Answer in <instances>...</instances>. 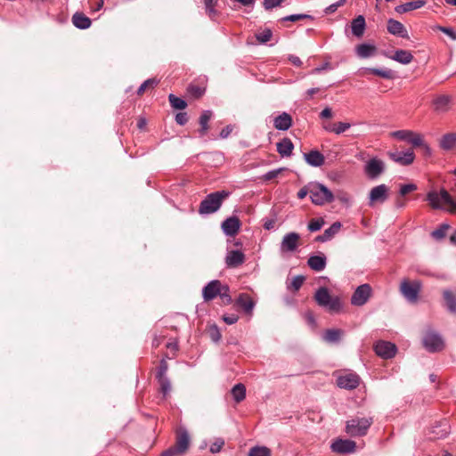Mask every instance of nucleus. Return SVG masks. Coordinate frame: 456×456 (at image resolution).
I'll use <instances>...</instances> for the list:
<instances>
[{
  "mask_svg": "<svg viewBox=\"0 0 456 456\" xmlns=\"http://www.w3.org/2000/svg\"><path fill=\"white\" fill-rule=\"evenodd\" d=\"M385 171L386 163L378 157L370 159L363 166V173L370 180H377Z\"/></svg>",
  "mask_w": 456,
  "mask_h": 456,
  "instance_id": "nucleus-7",
  "label": "nucleus"
},
{
  "mask_svg": "<svg viewBox=\"0 0 456 456\" xmlns=\"http://www.w3.org/2000/svg\"><path fill=\"white\" fill-rule=\"evenodd\" d=\"M167 370H168V364L165 359H162L159 362V365L157 372H156V378L167 377Z\"/></svg>",
  "mask_w": 456,
  "mask_h": 456,
  "instance_id": "nucleus-52",
  "label": "nucleus"
},
{
  "mask_svg": "<svg viewBox=\"0 0 456 456\" xmlns=\"http://www.w3.org/2000/svg\"><path fill=\"white\" fill-rule=\"evenodd\" d=\"M452 98L448 94H439L434 98L432 105L434 110L438 113H445L450 110Z\"/></svg>",
  "mask_w": 456,
  "mask_h": 456,
  "instance_id": "nucleus-18",
  "label": "nucleus"
},
{
  "mask_svg": "<svg viewBox=\"0 0 456 456\" xmlns=\"http://www.w3.org/2000/svg\"><path fill=\"white\" fill-rule=\"evenodd\" d=\"M435 29L444 33L445 35L450 37L452 40H456V32L452 28L437 25L435 27Z\"/></svg>",
  "mask_w": 456,
  "mask_h": 456,
  "instance_id": "nucleus-54",
  "label": "nucleus"
},
{
  "mask_svg": "<svg viewBox=\"0 0 456 456\" xmlns=\"http://www.w3.org/2000/svg\"><path fill=\"white\" fill-rule=\"evenodd\" d=\"M342 330L338 329H330L323 333L322 339L327 343L335 344L340 340Z\"/></svg>",
  "mask_w": 456,
  "mask_h": 456,
  "instance_id": "nucleus-36",
  "label": "nucleus"
},
{
  "mask_svg": "<svg viewBox=\"0 0 456 456\" xmlns=\"http://www.w3.org/2000/svg\"><path fill=\"white\" fill-rule=\"evenodd\" d=\"M332 452L345 454L354 452L356 449L355 442L349 439H336L330 445Z\"/></svg>",
  "mask_w": 456,
  "mask_h": 456,
  "instance_id": "nucleus-14",
  "label": "nucleus"
},
{
  "mask_svg": "<svg viewBox=\"0 0 456 456\" xmlns=\"http://www.w3.org/2000/svg\"><path fill=\"white\" fill-rule=\"evenodd\" d=\"M212 118V111L211 110H204L200 118L199 123L200 126V128L199 129L200 135L202 137L207 134V132L209 128L208 122Z\"/></svg>",
  "mask_w": 456,
  "mask_h": 456,
  "instance_id": "nucleus-34",
  "label": "nucleus"
},
{
  "mask_svg": "<svg viewBox=\"0 0 456 456\" xmlns=\"http://www.w3.org/2000/svg\"><path fill=\"white\" fill-rule=\"evenodd\" d=\"M159 80L156 79V78H149L147 80H145L138 88L137 90V94L138 95H141L142 94L145 90L149 87H154L156 86L158 84H159Z\"/></svg>",
  "mask_w": 456,
  "mask_h": 456,
  "instance_id": "nucleus-47",
  "label": "nucleus"
},
{
  "mask_svg": "<svg viewBox=\"0 0 456 456\" xmlns=\"http://www.w3.org/2000/svg\"><path fill=\"white\" fill-rule=\"evenodd\" d=\"M168 100H169L170 105L174 109L183 110L187 106V103L183 99L177 97L175 94H169Z\"/></svg>",
  "mask_w": 456,
  "mask_h": 456,
  "instance_id": "nucleus-41",
  "label": "nucleus"
},
{
  "mask_svg": "<svg viewBox=\"0 0 456 456\" xmlns=\"http://www.w3.org/2000/svg\"><path fill=\"white\" fill-rule=\"evenodd\" d=\"M232 398L236 403H240L246 397V387L243 384H236L231 390Z\"/></svg>",
  "mask_w": 456,
  "mask_h": 456,
  "instance_id": "nucleus-39",
  "label": "nucleus"
},
{
  "mask_svg": "<svg viewBox=\"0 0 456 456\" xmlns=\"http://www.w3.org/2000/svg\"><path fill=\"white\" fill-rule=\"evenodd\" d=\"M388 191L389 188L384 183L373 187L369 193V206L384 203L388 198Z\"/></svg>",
  "mask_w": 456,
  "mask_h": 456,
  "instance_id": "nucleus-11",
  "label": "nucleus"
},
{
  "mask_svg": "<svg viewBox=\"0 0 456 456\" xmlns=\"http://www.w3.org/2000/svg\"><path fill=\"white\" fill-rule=\"evenodd\" d=\"M305 277L303 275H297L293 278L290 284L288 285L289 289L297 291L303 285Z\"/></svg>",
  "mask_w": 456,
  "mask_h": 456,
  "instance_id": "nucleus-49",
  "label": "nucleus"
},
{
  "mask_svg": "<svg viewBox=\"0 0 456 456\" xmlns=\"http://www.w3.org/2000/svg\"><path fill=\"white\" fill-rule=\"evenodd\" d=\"M439 147L445 151H452L456 148V133H446L441 136L438 142Z\"/></svg>",
  "mask_w": 456,
  "mask_h": 456,
  "instance_id": "nucleus-25",
  "label": "nucleus"
},
{
  "mask_svg": "<svg viewBox=\"0 0 456 456\" xmlns=\"http://www.w3.org/2000/svg\"><path fill=\"white\" fill-rule=\"evenodd\" d=\"M324 221L322 218L312 219L308 224V230L312 232H317L322 229Z\"/></svg>",
  "mask_w": 456,
  "mask_h": 456,
  "instance_id": "nucleus-51",
  "label": "nucleus"
},
{
  "mask_svg": "<svg viewBox=\"0 0 456 456\" xmlns=\"http://www.w3.org/2000/svg\"><path fill=\"white\" fill-rule=\"evenodd\" d=\"M393 61H395L401 64L407 65L411 63L413 60V55L410 51L398 49L395 51L394 54L388 56Z\"/></svg>",
  "mask_w": 456,
  "mask_h": 456,
  "instance_id": "nucleus-30",
  "label": "nucleus"
},
{
  "mask_svg": "<svg viewBox=\"0 0 456 456\" xmlns=\"http://www.w3.org/2000/svg\"><path fill=\"white\" fill-rule=\"evenodd\" d=\"M449 228L450 225L448 224H442L437 229L432 232L431 235L436 240H441L445 237Z\"/></svg>",
  "mask_w": 456,
  "mask_h": 456,
  "instance_id": "nucleus-46",
  "label": "nucleus"
},
{
  "mask_svg": "<svg viewBox=\"0 0 456 456\" xmlns=\"http://www.w3.org/2000/svg\"><path fill=\"white\" fill-rule=\"evenodd\" d=\"M283 170H284V168H277V169L270 170L263 175V179L265 181L273 180V179L276 178Z\"/></svg>",
  "mask_w": 456,
  "mask_h": 456,
  "instance_id": "nucleus-57",
  "label": "nucleus"
},
{
  "mask_svg": "<svg viewBox=\"0 0 456 456\" xmlns=\"http://www.w3.org/2000/svg\"><path fill=\"white\" fill-rule=\"evenodd\" d=\"M355 52L360 58H369L375 54L376 47L373 45L363 43L356 46Z\"/></svg>",
  "mask_w": 456,
  "mask_h": 456,
  "instance_id": "nucleus-33",
  "label": "nucleus"
},
{
  "mask_svg": "<svg viewBox=\"0 0 456 456\" xmlns=\"http://www.w3.org/2000/svg\"><path fill=\"white\" fill-rule=\"evenodd\" d=\"M425 4H426L425 0L411 1V2H407V3L402 4L396 5L395 7V12H397L399 14H403V13H405V12H411L413 10L419 9V8L425 6Z\"/></svg>",
  "mask_w": 456,
  "mask_h": 456,
  "instance_id": "nucleus-26",
  "label": "nucleus"
},
{
  "mask_svg": "<svg viewBox=\"0 0 456 456\" xmlns=\"http://www.w3.org/2000/svg\"><path fill=\"white\" fill-rule=\"evenodd\" d=\"M417 190V186L414 184V183H407V184H403L401 187H400V194L402 196H404L411 191H414Z\"/></svg>",
  "mask_w": 456,
  "mask_h": 456,
  "instance_id": "nucleus-59",
  "label": "nucleus"
},
{
  "mask_svg": "<svg viewBox=\"0 0 456 456\" xmlns=\"http://www.w3.org/2000/svg\"><path fill=\"white\" fill-rule=\"evenodd\" d=\"M248 456H271V452L265 446H255L250 449Z\"/></svg>",
  "mask_w": 456,
  "mask_h": 456,
  "instance_id": "nucleus-44",
  "label": "nucleus"
},
{
  "mask_svg": "<svg viewBox=\"0 0 456 456\" xmlns=\"http://www.w3.org/2000/svg\"><path fill=\"white\" fill-rule=\"evenodd\" d=\"M423 346L428 352L436 353L443 350L444 343L440 334L430 330L423 337Z\"/></svg>",
  "mask_w": 456,
  "mask_h": 456,
  "instance_id": "nucleus-9",
  "label": "nucleus"
},
{
  "mask_svg": "<svg viewBox=\"0 0 456 456\" xmlns=\"http://www.w3.org/2000/svg\"><path fill=\"white\" fill-rule=\"evenodd\" d=\"M432 433L435 435L433 437L434 439H440L445 437L448 434L447 424L444 423L433 427Z\"/></svg>",
  "mask_w": 456,
  "mask_h": 456,
  "instance_id": "nucleus-40",
  "label": "nucleus"
},
{
  "mask_svg": "<svg viewBox=\"0 0 456 456\" xmlns=\"http://www.w3.org/2000/svg\"><path fill=\"white\" fill-rule=\"evenodd\" d=\"M300 236L298 233L292 232L287 233L281 243V251L282 252H293L297 248L298 240Z\"/></svg>",
  "mask_w": 456,
  "mask_h": 456,
  "instance_id": "nucleus-20",
  "label": "nucleus"
},
{
  "mask_svg": "<svg viewBox=\"0 0 456 456\" xmlns=\"http://www.w3.org/2000/svg\"><path fill=\"white\" fill-rule=\"evenodd\" d=\"M366 28L365 18L362 15H358L351 22V30L354 37H362L364 34Z\"/></svg>",
  "mask_w": 456,
  "mask_h": 456,
  "instance_id": "nucleus-29",
  "label": "nucleus"
},
{
  "mask_svg": "<svg viewBox=\"0 0 456 456\" xmlns=\"http://www.w3.org/2000/svg\"><path fill=\"white\" fill-rule=\"evenodd\" d=\"M284 0H264L263 4L265 10H272L279 6Z\"/></svg>",
  "mask_w": 456,
  "mask_h": 456,
  "instance_id": "nucleus-60",
  "label": "nucleus"
},
{
  "mask_svg": "<svg viewBox=\"0 0 456 456\" xmlns=\"http://www.w3.org/2000/svg\"><path fill=\"white\" fill-rule=\"evenodd\" d=\"M445 305L449 312L456 314V297L451 290H444L443 293Z\"/></svg>",
  "mask_w": 456,
  "mask_h": 456,
  "instance_id": "nucleus-38",
  "label": "nucleus"
},
{
  "mask_svg": "<svg viewBox=\"0 0 456 456\" xmlns=\"http://www.w3.org/2000/svg\"><path fill=\"white\" fill-rule=\"evenodd\" d=\"M223 320L225 323L232 325L238 322L239 317L236 314L224 315Z\"/></svg>",
  "mask_w": 456,
  "mask_h": 456,
  "instance_id": "nucleus-63",
  "label": "nucleus"
},
{
  "mask_svg": "<svg viewBox=\"0 0 456 456\" xmlns=\"http://www.w3.org/2000/svg\"><path fill=\"white\" fill-rule=\"evenodd\" d=\"M387 29L391 35L405 39L409 38V34L404 25L395 19H388Z\"/></svg>",
  "mask_w": 456,
  "mask_h": 456,
  "instance_id": "nucleus-22",
  "label": "nucleus"
},
{
  "mask_svg": "<svg viewBox=\"0 0 456 456\" xmlns=\"http://www.w3.org/2000/svg\"><path fill=\"white\" fill-rule=\"evenodd\" d=\"M373 422L372 418H354L346 421V432L351 436H363Z\"/></svg>",
  "mask_w": 456,
  "mask_h": 456,
  "instance_id": "nucleus-6",
  "label": "nucleus"
},
{
  "mask_svg": "<svg viewBox=\"0 0 456 456\" xmlns=\"http://www.w3.org/2000/svg\"><path fill=\"white\" fill-rule=\"evenodd\" d=\"M351 124L346 122H338L335 124V134H341L346 132L348 128H350Z\"/></svg>",
  "mask_w": 456,
  "mask_h": 456,
  "instance_id": "nucleus-58",
  "label": "nucleus"
},
{
  "mask_svg": "<svg viewBox=\"0 0 456 456\" xmlns=\"http://www.w3.org/2000/svg\"><path fill=\"white\" fill-rule=\"evenodd\" d=\"M240 226L241 223L240 219L235 216H232L226 218L221 224V229L223 232L229 237L235 236L238 233Z\"/></svg>",
  "mask_w": 456,
  "mask_h": 456,
  "instance_id": "nucleus-15",
  "label": "nucleus"
},
{
  "mask_svg": "<svg viewBox=\"0 0 456 456\" xmlns=\"http://www.w3.org/2000/svg\"><path fill=\"white\" fill-rule=\"evenodd\" d=\"M371 294V288L369 284H362L356 288L351 297V304L362 306L367 303Z\"/></svg>",
  "mask_w": 456,
  "mask_h": 456,
  "instance_id": "nucleus-10",
  "label": "nucleus"
},
{
  "mask_svg": "<svg viewBox=\"0 0 456 456\" xmlns=\"http://www.w3.org/2000/svg\"><path fill=\"white\" fill-rule=\"evenodd\" d=\"M314 299L318 305L330 312L337 313L341 309V302L339 298L338 297H331L329 289L325 287H321L316 290Z\"/></svg>",
  "mask_w": 456,
  "mask_h": 456,
  "instance_id": "nucleus-4",
  "label": "nucleus"
},
{
  "mask_svg": "<svg viewBox=\"0 0 456 456\" xmlns=\"http://www.w3.org/2000/svg\"><path fill=\"white\" fill-rule=\"evenodd\" d=\"M304 159L309 166L314 167H320L325 162L323 154L317 150H312L309 152L305 153Z\"/></svg>",
  "mask_w": 456,
  "mask_h": 456,
  "instance_id": "nucleus-23",
  "label": "nucleus"
},
{
  "mask_svg": "<svg viewBox=\"0 0 456 456\" xmlns=\"http://www.w3.org/2000/svg\"><path fill=\"white\" fill-rule=\"evenodd\" d=\"M277 151L281 157H289L292 154L294 144L289 138H283L277 142Z\"/></svg>",
  "mask_w": 456,
  "mask_h": 456,
  "instance_id": "nucleus-31",
  "label": "nucleus"
},
{
  "mask_svg": "<svg viewBox=\"0 0 456 456\" xmlns=\"http://www.w3.org/2000/svg\"><path fill=\"white\" fill-rule=\"evenodd\" d=\"M217 0H203L207 14L211 20H215L217 15V11L215 5Z\"/></svg>",
  "mask_w": 456,
  "mask_h": 456,
  "instance_id": "nucleus-42",
  "label": "nucleus"
},
{
  "mask_svg": "<svg viewBox=\"0 0 456 456\" xmlns=\"http://www.w3.org/2000/svg\"><path fill=\"white\" fill-rule=\"evenodd\" d=\"M210 338L214 342H218L221 339V333L216 325H213L210 329Z\"/></svg>",
  "mask_w": 456,
  "mask_h": 456,
  "instance_id": "nucleus-61",
  "label": "nucleus"
},
{
  "mask_svg": "<svg viewBox=\"0 0 456 456\" xmlns=\"http://www.w3.org/2000/svg\"><path fill=\"white\" fill-rule=\"evenodd\" d=\"M292 125V118L289 114L283 112L278 115L273 120V126L281 131L288 130Z\"/></svg>",
  "mask_w": 456,
  "mask_h": 456,
  "instance_id": "nucleus-27",
  "label": "nucleus"
},
{
  "mask_svg": "<svg viewBox=\"0 0 456 456\" xmlns=\"http://www.w3.org/2000/svg\"><path fill=\"white\" fill-rule=\"evenodd\" d=\"M224 445V440L223 438H216V441L210 445L209 451L213 454L218 453Z\"/></svg>",
  "mask_w": 456,
  "mask_h": 456,
  "instance_id": "nucleus-53",
  "label": "nucleus"
},
{
  "mask_svg": "<svg viewBox=\"0 0 456 456\" xmlns=\"http://www.w3.org/2000/svg\"><path fill=\"white\" fill-rule=\"evenodd\" d=\"M310 198L314 205L322 206L334 200L331 191L320 183H310Z\"/></svg>",
  "mask_w": 456,
  "mask_h": 456,
  "instance_id": "nucleus-5",
  "label": "nucleus"
},
{
  "mask_svg": "<svg viewBox=\"0 0 456 456\" xmlns=\"http://www.w3.org/2000/svg\"><path fill=\"white\" fill-rule=\"evenodd\" d=\"M235 304L240 307L246 314L252 315L256 306V301L247 293L239 294Z\"/></svg>",
  "mask_w": 456,
  "mask_h": 456,
  "instance_id": "nucleus-21",
  "label": "nucleus"
},
{
  "mask_svg": "<svg viewBox=\"0 0 456 456\" xmlns=\"http://www.w3.org/2000/svg\"><path fill=\"white\" fill-rule=\"evenodd\" d=\"M360 378L355 373H347L341 375L337 379V384L340 388L353 390L359 386Z\"/></svg>",
  "mask_w": 456,
  "mask_h": 456,
  "instance_id": "nucleus-17",
  "label": "nucleus"
},
{
  "mask_svg": "<svg viewBox=\"0 0 456 456\" xmlns=\"http://www.w3.org/2000/svg\"><path fill=\"white\" fill-rule=\"evenodd\" d=\"M224 285L218 280L209 281L202 289V296L205 301H210L219 296Z\"/></svg>",
  "mask_w": 456,
  "mask_h": 456,
  "instance_id": "nucleus-16",
  "label": "nucleus"
},
{
  "mask_svg": "<svg viewBox=\"0 0 456 456\" xmlns=\"http://www.w3.org/2000/svg\"><path fill=\"white\" fill-rule=\"evenodd\" d=\"M388 157L394 162L401 166H409L413 163L415 159V154L412 150H407L404 151H394L388 152Z\"/></svg>",
  "mask_w": 456,
  "mask_h": 456,
  "instance_id": "nucleus-13",
  "label": "nucleus"
},
{
  "mask_svg": "<svg viewBox=\"0 0 456 456\" xmlns=\"http://www.w3.org/2000/svg\"><path fill=\"white\" fill-rule=\"evenodd\" d=\"M232 129H233V126L231 125H228L225 127H224L220 132V134H219L220 138H222V139L227 138L232 132Z\"/></svg>",
  "mask_w": 456,
  "mask_h": 456,
  "instance_id": "nucleus-64",
  "label": "nucleus"
},
{
  "mask_svg": "<svg viewBox=\"0 0 456 456\" xmlns=\"http://www.w3.org/2000/svg\"><path fill=\"white\" fill-rule=\"evenodd\" d=\"M219 297L224 305H230L232 301L230 295V289L227 285H224L222 291L219 293Z\"/></svg>",
  "mask_w": 456,
  "mask_h": 456,
  "instance_id": "nucleus-50",
  "label": "nucleus"
},
{
  "mask_svg": "<svg viewBox=\"0 0 456 456\" xmlns=\"http://www.w3.org/2000/svg\"><path fill=\"white\" fill-rule=\"evenodd\" d=\"M159 385V392L162 394V399L165 400L170 394L172 386L168 377L156 378Z\"/></svg>",
  "mask_w": 456,
  "mask_h": 456,
  "instance_id": "nucleus-35",
  "label": "nucleus"
},
{
  "mask_svg": "<svg viewBox=\"0 0 456 456\" xmlns=\"http://www.w3.org/2000/svg\"><path fill=\"white\" fill-rule=\"evenodd\" d=\"M175 121L177 124L183 126L188 121V116L185 112H179L175 115Z\"/></svg>",
  "mask_w": 456,
  "mask_h": 456,
  "instance_id": "nucleus-62",
  "label": "nucleus"
},
{
  "mask_svg": "<svg viewBox=\"0 0 456 456\" xmlns=\"http://www.w3.org/2000/svg\"><path fill=\"white\" fill-rule=\"evenodd\" d=\"M73 25L79 29H86L90 28L92 21L90 18L82 12H76L72 16Z\"/></svg>",
  "mask_w": 456,
  "mask_h": 456,
  "instance_id": "nucleus-32",
  "label": "nucleus"
},
{
  "mask_svg": "<svg viewBox=\"0 0 456 456\" xmlns=\"http://www.w3.org/2000/svg\"><path fill=\"white\" fill-rule=\"evenodd\" d=\"M245 254L238 249L229 250L225 256L224 262L228 268H235L245 262Z\"/></svg>",
  "mask_w": 456,
  "mask_h": 456,
  "instance_id": "nucleus-19",
  "label": "nucleus"
},
{
  "mask_svg": "<svg viewBox=\"0 0 456 456\" xmlns=\"http://www.w3.org/2000/svg\"><path fill=\"white\" fill-rule=\"evenodd\" d=\"M305 19H309V20H313L314 17L312 15H309V14H291V15H288V16H285L283 18H281V21L282 22H285V21H292V22H295V21H297V20H305Z\"/></svg>",
  "mask_w": 456,
  "mask_h": 456,
  "instance_id": "nucleus-48",
  "label": "nucleus"
},
{
  "mask_svg": "<svg viewBox=\"0 0 456 456\" xmlns=\"http://www.w3.org/2000/svg\"><path fill=\"white\" fill-rule=\"evenodd\" d=\"M421 289V282L419 280L409 281L403 280L400 285V291L404 298L411 303L417 301L419 293Z\"/></svg>",
  "mask_w": 456,
  "mask_h": 456,
  "instance_id": "nucleus-8",
  "label": "nucleus"
},
{
  "mask_svg": "<svg viewBox=\"0 0 456 456\" xmlns=\"http://www.w3.org/2000/svg\"><path fill=\"white\" fill-rule=\"evenodd\" d=\"M363 70L386 79H393L395 77L394 71L389 69L364 68Z\"/></svg>",
  "mask_w": 456,
  "mask_h": 456,
  "instance_id": "nucleus-37",
  "label": "nucleus"
},
{
  "mask_svg": "<svg viewBox=\"0 0 456 456\" xmlns=\"http://www.w3.org/2000/svg\"><path fill=\"white\" fill-rule=\"evenodd\" d=\"M230 194V191L224 190L208 194L200 204L199 213L200 215H211L217 212L222 207L224 200H226Z\"/></svg>",
  "mask_w": 456,
  "mask_h": 456,
  "instance_id": "nucleus-1",
  "label": "nucleus"
},
{
  "mask_svg": "<svg viewBox=\"0 0 456 456\" xmlns=\"http://www.w3.org/2000/svg\"><path fill=\"white\" fill-rule=\"evenodd\" d=\"M413 131L411 130H397L391 133V135L400 141H405L410 142L411 137L413 134Z\"/></svg>",
  "mask_w": 456,
  "mask_h": 456,
  "instance_id": "nucleus-43",
  "label": "nucleus"
},
{
  "mask_svg": "<svg viewBox=\"0 0 456 456\" xmlns=\"http://www.w3.org/2000/svg\"><path fill=\"white\" fill-rule=\"evenodd\" d=\"M340 228V222H335L329 228H327L322 234L317 236L315 240L319 242H326L330 240L338 232Z\"/></svg>",
  "mask_w": 456,
  "mask_h": 456,
  "instance_id": "nucleus-28",
  "label": "nucleus"
},
{
  "mask_svg": "<svg viewBox=\"0 0 456 456\" xmlns=\"http://www.w3.org/2000/svg\"><path fill=\"white\" fill-rule=\"evenodd\" d=\"M190 435L186 428L180 427L176 432L175 444L165 450L161 456H175L184 453L190 445Z\"/></svg>",
  "mask_w": 456,
  "mask_h": 456,
  "instance_id": "nucleus-3",
  "label": "nucleus"
},
{
  "mask_svg": "<svg viewBox=\"0 0 456 456\" xmlns=\"http://www.w3.org/2000/svg\"><path fill=\"white\" fill-rule=\"evenodd\" d=\"M188 91L191 95L198 98L203 95L205 89L196 85H191L188 87Z\"/></svg>",
  "mask_w": 456,
  "mask_h": 456,
  "instance_id": "nucleus-56",
  "label": "nucleus"
},
{
  "mask_svg": "<svg viewBox=\"0 0 456 456\" xmlns=\"http://www.w3.org/2000/svg\"><path fill=\"white\" fill-rule=\"evenodd\" d=\"M423 136L419 134L413 133L410 142L414 147H421L424 143Z\"/></svg>",
  "mask_w": 456,
  "mask_h": 456,
  "instance_id": "nucleus-55",
  "label": "nucleus"
},
{
  "mask_svg": "<svg viewBox=\"0 0 456 456\" xmlns=\"http://www.w3.org/2000/svg\"><path fill=\"white\" fill-rule=\"evenodd\" d=\"M307 265L312 270L321 272L326 267L327 258L323 253H319L318 255L311 256L307 260Z\"/></svg>",
  "mask_w": 456,
  "mask_h": 456,
  "instance_id": "nucleus-24",
  "label": "nucleus"
},
{
  "mask_svg": "<svg viewBox=\"0 0 456 456\" xmlns=\"http://www.w3.org/2000/svg\"><path fill=\"white\" fill-rule=\"evenodd\" d=\"M427 200L434 209L456 213V201L445 189H442L439 192L436 191L428 192Z\"/></svg>",
  "mask_w": 456,
  "mask_h": 456,
  "instance_id": "nucleus-2",
  "label": "nucleus"
},
{
  "mask_svg": "<svg viewBox=\"0 0 456 456\" xmlns=\"http://www.w3.org/2000/svg\"><path fill=\"white\" fill-rule=\"evenodd\" d=\"M273 32L270 28H265L263 31L256 34V38L260 44H266L271 40Z\"/></svg>",
  "mask_w": 456,
  "mask_h": 456,
  "instance_id": "nucleus-45",
  "label": "nucleus"
},
{
  "mask_svg": "<svg viewBox=\"0 0 456 456\" xmlns=\"http://www.w3.org/2000/svg\"><path fill=\"white\" fill-rule=\"evenodd\" d=\"M374 351L383 359H391L395 355L397 348L391 342L379 340L374 345Z\"/></svg>",
  "mask_w": 456,
  "mask_h": 456,
  "instance_id": "nucleus-12",
  "label": "nucleus"
}]
</instances>
